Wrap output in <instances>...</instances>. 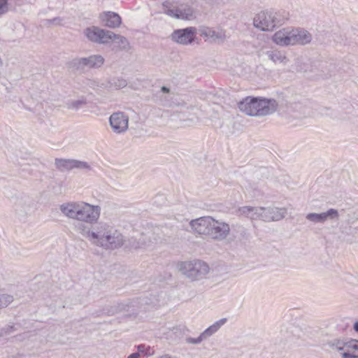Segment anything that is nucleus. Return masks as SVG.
<instances>
[{
    "mask_svg": "<svg viewBox=\"0 0 358 358\" xmlns=\"http://www.w3.org/2000/svg\"><path fill=\"white\" fill-rule=\"evenodd\" d=\"M160 358H171V357L168 355H165L161 356Z\"/></svg>",
    "mask_w": 358,
    "mask_h": 358,
    "instance_id": "obj_43",
    "label": "nucleus"
},
{
    "mask_svg": "<svg viewBox=\"0 0 358 358\" xmlns=\"http://www.w3.org/2000/svg\"><path fill=\"white\" fill-rule=\"evenodd\" d=\"M177 268L182 275L192 281L204 278L210 271L208 264L200 259L179 262Z\"/></svg>",
    "mask_w": 358,
    "mask_h": 358,
    "instance_id": "obj_3",
    "label": "nucleus"
},
{
    "mask_svg": "<svg viewBox=\"0 0 358 358\" xmlns=\"http://www.w3.org/2000/svg\"><path fill=\"white\" fill-rule=\"evenodd\" d=\"M194 17L193 9L187 6L179 8L178 19L192 20Z\"/></svg>",
    "mask_w": 358,
    "mask_h": 358,
    "instance_id": "obj_28",
    "label": "nucleus"
},
{
    "mask_svg": "<svg viewBox=\"0 0 358 358\" xmlns=\"http://www.w3.org/2000/svg\"><path fill=\"white\" fill-rule=\"evenodd\" d=\"M292 45H305L309 44L312 41V35L307 30L303 29L292 28Z\"/></svg>",
    "mask_w": 358,
    "mask_h": 358,
    "instance_id": "obj_15",
    "label": "nucleus"
},
{
    "mask_svg": "<svg viewBox=\"0 0 358 358\" xmlns=\"http://www.w3.org/2000/svg\"><path fill=\"white\" fill-rule=\"evenodd\" d=\"M268 58L275 64H286L288 59L285 52L278 50H268L266 52Z\"/></svg>",
    "mask_w": 358,
    "mask_h": 358,
    "instance_id": "obj_21",
    "label": "nucleus"
},
{
    "mask_svg": "<svg viewBox=\"0 0 358 358\" xmlns=\"http://www.w3.org/2000/svg\"><path fill=\"white\" fill-rule=\"evenodd\" d=\"M203 341H206V340L204 339V338L203 337L201 334L197 338H192V337H186L185 338V343L187 344L198 345V344H200Z\"/></svg>",
    "mask_w": 358,
    "mask_h": 358,
    "instance_id": "obj_34",
    "label": "nucleus"
},
{
    "mask_svg": "<svg viewBox=\"0 0 358 358\" xmlns=\"http://www.w3.org/2000/svg\"><path fill=\"white\" fill-rule=\"evenodd\" d=\"M211 217H202L189 223L192 229L199 234H204L209 236L212 223Z\"/></svg>",
    "mask_w": 358,
    "mask_h": 358,
    "instance_id": "obj_14",
    "label": "nucleus"
},
{
    "mask_svg": "<svg viewBox=\"0 0 358 358\" xmlns=\"http://www.w3.org/2000/svg\"><path fill=\"white\" fill-rule=\"evenodd\" d=\"M196 35V29L194 27H187L185 29L175 30L171 37V39L177 43L182 45H188L192 43Z\"/></svg>",
    "mask_w": 358,
    "mask_h": 358,
    "instance_id": "obj_11",
    "label": "nucleus"
},
{
    "mask_svg": "<svg viewBox=\"0 0 358 358\" xmlns=\"http://www.w3.org/2000/svg\"><path fill=\"white\" fill-rule=\"evenodd\" d=\"M339 214L337 210L330 208L327 212L321 213H310L306 215V218L307 220L314 224H323L328 219L334 220L338 219Z\"/></svg>",
    "mask_w": 358,
    "mask_h": 358,
    "instance_id": "obj_13",
    "label": "nucleus"
},
{
    "mask_svg": "<svg viewBox=\"0 0 358 358\" xmlns=\"http://www.w3.org/2000/svg\"><path fill=\"white\" fill-rule=\"evenodd\" d=\"M111 41H114L117 44L116 47L117 50L129 51L131 49V45L127 38L123 36L115 34L112 31Z\"/></svg>",
    "mask_w": 358,
    "mask_h": 358,
    "instance_id": "obj_23",
    "label": "nucleus"
},
{
    "mask_svg": "<svg viewBox=\"0 0 358 358\" xmlns=\"http://www.w3.org/2000/svg\"><path fill=\"white\" fill-rule=\"evenodd\" d=\"M341 355L342 358H357V356L352 352V351L344 350Z\"/></svg>",
    "mask_w": 358,
    "mask_h": 358,
    "instance_id": "obj_38",
    "label": "nucleus"
},
{
    "mask_svg": "<svg viewBox=\"0 0 358 358\" xmlns=\"http://www.w3.org/2000/svg\"><path fill=\"white\" fill-rule=\"evenodd\" d=\"M9 11L8 0H0V17Z\"/></svg>",
    "mask_w": 358,
    "mask_h": 358,
    "instance_id": "obj_35",
    "label": "nucleus"
},
{
    "mask_svg": "<svg viewBox=\"0 0 358 358\" xmlns=\"http://www.w3.org/2000/svg\"><path fill=\"white\" fill-rule=\"evenodd\" d=\"M106 236L100 246L105 249L114 250L119 248L123 245L125 241L122 233L113 226L111 227Z\"/></svg>",
    "mask_w": 358,
    "mask_h": 358,
    "instance_id": "obj_7",
    "label": "nucleus"
},
{
    "mask_svg": "<svg viewBox=\"0 0 358 358\" xmlns=\"http://www.w3.org/2000/svg\"><path fill=\"white\" fill-rule=\"evenodd\" d=\"M162 7L164 13L171 17L178 19L179 8H175L172 3L169 1H164L162 3Z\"/></svg>",
    "mask_w": 358,
    "mask_h": 358,
    "instance_id": "obj_27",
    "label": "nucleus"
},
{
    "mask_svg": "<svg viewBox=\"0 0 358 358\" xmlns=\"http://www.w3.org/2000/svg\"><path fill=\"white\" fill-rule=\"evenodd\" d=\"M138 353L143 354L146 356H152L154 355L155 351L152 348L146 346L145 345L141 344L137 346Z\"/></svg>",
    "mask_w": 358,
    "mask_h": 358,
    "instance_id": "obj_30",
    "label": "nucleus"
},
{
    "mask_svg": "<svg viewBox=\"0 0 358 358\" xmlns=\"http://www.w3.org/2000/svg\"><path fill=\"white\" fill-rule=\"evenodd\" d=\"M229 233L230 227L227 223L212 219L209 235L212 239L218 241H224L227 238Z\"/></svg>",
    "mask_w": 358,
    "mask_h": 358,
    "instance_id": "obj_9",
    "label": "nucleus"
},
{
    "mask_svg": "<svg viewBox=\"0 0 358 358\" xmlns=\"http://www.w3.org/2000/svg\"><path fill=\"white\" fill-rule=\"evenodd\" d=\"M63 20L59 17H55L52 20H45V24H55V25H60L62 24Z\"/></svg>",
    "mask_w": 358,
    "mask_h": 358,
    "instance_id": "obj_37",
    "label": "nucleus"
},
{
    "mask_svg": "<svg viewBox=\"0 0 358 358\" xmlns=\"http://www.w3.org/2000/svg\"><path fill=\"white\" fill-rule=\"evenodd\" d=\"M285 331V333L287 334V337L289 338L291 336H297L295 333H299L300 330L297 327L292 325L287 328Z\"/></svg>",
    "mask_w": 358,
    "mask_h": 358,
    "instance_id": "obj_36",
    "label": "nucleus"
},
{
    "mask_svg": "<svg viewBox=\"0 0 358 358\" xmlns=\"http://www.w3.org/2000/svg\"><path fill=\"white\" fill-rule=\"evenodd\" d=\"M127 85V82L125 79L122 78H115L107 81L106 83H102L100 87L102 88L115 87V89H120L126 87Z\"/></svg>",
    "mask_w": 358,
    "mask_h": 358,
    "instance_id": "obj_25",
    "label": "nucleus"
},
{
    "mask_svg": "<svg viewBox=\"0 0 358 358\" xmlns=\"http://www.w3.org/2000/svg\"><path fill=\"white\" fill-rule=\"evenodd\" d=\"M62 215L69 219L81 222L76 231L92 244L101 246L112 225L104 222H97L101 215V207L85 201H68L59 206Z\"/></svg>",
    "mask_w": 358,
    "mask_h": 358,
    "instance_id": "obj_1",
    "label": "nucleus"
},
{
    "mask_svg": "<svg viewBox=\"0 0 358 358\" xmlns=\"http://www.w3.org/2000/svg\"><path fill=\"white\" fill-rule=\"evenodd\" d=\"M103 83V82L102 83H100V82H98V81H96V80H92L90 82V86L93 88L96 87H101L100 85Z\"/></svg>",
    "mask_w": 358,
    "mask_h": 358,
    "instance_id": "obj_39",
    "label": "nucleus"
},
{
    "mask_svg": "<svg viewBox=\"0 0 358 358\" xmlns=\"http://www.w3.org/2000/svg\"><path fill=\"white\" fill-rule=\"evenodd\" d=\"M83 34L91 42L97 44H107L111 41L112 31L92 26L86 28Z\"/></svg>",
    "mask_w": 358,
    "mask_h": 358,
    "instance_id": "obj_5",
    "label": "nucleus"
},
{
    "mask_svg": "<svg viewBox=\"0 0 358 358\" xmlns=\"http://www.w3.org/2000/svg\"><path fill=\"white\" fill-rule=\"evenodd\" d=\"M292 28L287 27L276 31L272 36V41L280 46L292 45Z\"/></svg>",
    "mask_w": 358,
    "mask_h": 358,
    "instance_id": "obj_17",
    "label": "nucleus"
},
{
    "mask_svg": "<svg viewBox=\"0 0 358 358\" xmlns=\"http://www.w3.org/2000/svg\"><path fill=\"white\" fill-rule=\"evenodd\" d=\"M199 31L201 36L211 42L220 43L226 40L225 31L220 28L213 29L203 27L199 29Z\"/></svg>",
    "mask_w": 358,
    "mask_h": 358,
    "instance_id": "obj_12",
    "label": "nucleus"
},
{
    "mask_svg": "<svg viewBox=\"0 0 358 358\" xmlns=\"http://www.w3.org/2000/svg\"><path fill=\"white\" fill-rule=\"evenodd\" d=\"M55 167L60 171H69L73 169L90 170V165L83 161L71 159H55Z\"/></svg>",
    "mask_w": 358,
    "mask_h": 358,
    "instance_id": "obj_8",
    "label": "nucleus"
},
{
    "mask_svg": "<svg viewBox=\"0 0 358 358\" xmlns=\"http://www.w3.org/2000/svg\"><path fill=\"white\" fill-rule=\"evenodd\" d=\"M353 329L356 332L358 333V321L354 324Z\"/></svg>",
    "mask_w": 358,
    "mask_h": 358,
    "instance_id": "obj_42",
    "label": "nucleus"
},
{
    "mask_svg": "<svg viewBox=\"0 0 358 358\" xmlns=\"http://www.w3.org/2000/svg\"><path fill=\"white\" fill-rule=\"evenodd\" d=\"M227 318H222L215 322H214L212 325L208 327L206 329H205L202 333V336L205 340H207L211 336L217 333L219 329L227 322Z\"/></svg>",
    "mask_w": 358,
    "mask_h": 358,
    "instance_id": "obj_22",
    "label": "nucleus"
},
{
    "mask_svg": "<svg viewBox=\"0 0 358 358\" xmlns=\"http://www.w3.org/2000/svg\"><path fill=\"white\" fill-rule=\"evenodd\" d=\"M99 19L103 26L109 28L119 27L122 23L121 17L116 13L105 11L99 15Z\"/></svg>",
    "mask_w": 358,
    "mask_h": 358,
    "instance_id": "obj_16",
    "label": "nucleus"
},
{
    "mask_svg": "<svg viewBox=\"0 0 358 358\" xmlns=\"http://www.w3.org/2000/svg\"><path fill=\"white\" fill-rule=\"evenodd\" d=\"M67 67L73 71L84 72L87 70L83 57H76L67 64Z\"/></svg>",
    "mask_w": 358,
    "mask_h": 358,
    "instance_id": "obj_24",
    "label": "nucleus"
},
{
    "mask_svg": "<svg viewBox=\"0 0 358 358\" xmlns=\"http://www.w3.org/2000/svg\"><path fill=\"white\" fill-rule=\"evenodd\" d=\"M149 244L147 243L145 241V238L142 236L138 241H136L135 240L134 241L130 242L129 248L131 249H138L141 248L143 247L148 246Z\"/></svg>",
    "mask_w": 358,
    "mask_h": 358,
    "instance_id": "obj_32",
    "label": "nucleus"
},
{
    "mask_svg": "<svg viewBox=\"0 0 358 358\" xmlns=\"http://www.w3.org/2000/svg\"><path fill=\"white\" fill-rule=\"evenodd\" d=\"M348 344V341L343 338H334L328 340L325 345L332 350H336L341 353L343 351L347 350Z\"/></svg>",
    "mask_w": 358,
    "mask_h": 358,
    "instance_id": "obj_19",
    "label": "nucleus"
},
{
    "mask_svg": "<svg viewBox=\"0 0 358 358\" xmlns=\"http://www.w3.org/2000/svg\"><path fill=\"white\" fill-rule=\"evenodd\" d=\"M254 26L263 31H272L281 24L279 15L272 10L262 11L256 15L253 20Z\"/></svg>",
    "mask_w": 358,
    "mask_h": 358,
    "instance_id": "obj_4",
    "label": "nucleus"
},
{
    "mask_svg": "<svg viewBox=\"0 0 358 358\" xmlns=\"http://www.w3.org/2000/svg\"><path fill=\"white\" fill-rule=\"evenodd\" d=\"M139 357H140V355L138 352H134V353L131 354L130 355H129L127 357V358H139Z\"/></svg>",
    "mask_w": 358,
    "mask_h": 358,
    "instance_id": "obj_40",
    "label": "nucleus"
},
{
    "mask_svg": "<svg viewBox=\"0 0 358 358\" xmlns=\"http://www.w3.org/2000/svg\"><path fill=\"white\" fill-rule=\"evenodd\" d=\"M13 301V296L6 294H0V308L6 307Z\"/></svg>",
    "mask_w": 358,
    "mask_h": 358,
    "instance_id": "obj_31",
    "label": "nucleus"
},
{
    "mask_svg": "<svg viewBox=\"0 0 358 358\" xmlns=\"http://www.w3.org/2000/svg\"><path fill=\"white\" fill-rule=\"evenodd\" d=\"M129 307V303H118L117 304L113 306L111 310H108V313L110 315H114L117 313L128 311Z\"/></svg>",
    "mask_w": 358,
    "mask_h": 358,
    "instance_id": "obj_29",
    "label": "nucleus"
},
{
    "mask_svg": "<svg viewBox=\"0 0 358 358\" xmlns=\"http://www.w3.org/2000/svg\"><path fill=\"white\" fill-rule=\"evenodd\" d=\"M87 103V99L85 97L82 96L79 99L77 100H70L66 103V106L69 110H72L74 111H78L80 108L85 106Z\"/></svg>",
    "mask_w": 358,
    "mask_h": 358,
    "instance_id": "obj_26",
    "label": "nucleus"
},
{
    "mask_svg": "<svg viewBox=\"0 0 358 358\" xmlns=\"http://www.w3.org/2000/svg\"><path fill=\"white\" fill-rule=\"evenodd\" d=\"M161 91L164 93H169L170 92V90H169V88H168L165 86H163L161 88Z\"/></svg>",
    "mask_w": 358,
    "mask_h": 358,
    "instance_id": "obj_41",
    "label": "nucleus"
},
{
    "mask_svg": "<svg viewBox=\"0 0 358 358\" xmlns=\"http://www.w3.org/2000/svg\"><path fill=\"white\" fill-rule=\"evenodd\" d=\"M158 358H160V357H158Z\"/></svg>",
    "mask_w": 358,
    "mask_h": 358,
    "instance_id": "obj_44",
    "label": "nucleus"
},
{
    "mask_svg": "<svg viewBox=\"0 0 358 358\" xmlns=\"http://www.w3.org/2000/svg\"><path fill=\"white\" fill-rule=\"evenodd\" d=\"M109 124L115 134H124L129 128V116L121 111L115 112L109 117Z\"/></svg>",
    "mask_w": 358,
    "mask_h": 358,
    "instance_id": "obj_6",
    "label": "nucleus"
},
{
    "mask_svg": "<svg viewBox=\"0 0 358 358\" xmlns=\"http://www.w3.org/2000/svg\"><path fill=\"white\" fill-rule=\"evenodd\" d=\"M87 69H99L104 64L105 59L101 55H92L83 57Z\"/></svg>",
    "mask_w": 358,
    "mask_h": 358,
    "instance_id": "obj_20",
    "label": "nucleus"
},
{
    "mask_svg": "<svg viewBox=\"0 0 358 358\" xmlns=\"http://www.w3.org/2000/svg\"><path fill=\"white\" fill-rule=\"evenodd\" d=\"M347 350L352 351L358 358V340L351 339L348 341Z\"/></svg>",
    "mask_w": 358,
    "mask_h": 358,
    "instance_id": "obj_33",
    "label": "nucleus"
},
{
    "mask_svg": "<svg viewBox=\"0 0 358 358\" xmlns=\"http://www.w3.org/2000/svg\"><path fill=\"white\" fill-rule=\"evenodd\" d=\"M261 208L262 210L260 215L261 220L266 222L281 220L287 214L285 208L261 207Z\"/></svg>",
    "mask_w": 358,
    "mask_h": 358,
    "instance_id": "obj_10",
    "label": "nucleus"
},
{
    "mask_svg": "<svg viewBox=\"0 0 358 358\" xmlns=\"http://www.w3.org/2000/svg\"><path fill=\"white\" fill-rule=\"evenodd\" d=\"M262 210L261 207L259 206L253 207L245 206L240 207L238 210V213L240 215L244 216L252 220H261L260 215L262 214Z\"/></svg>",
    "mask_w": 358,
    "mask_h": 358,
    "instance_id": "obj_18",
    "label": "nucleus"
},
{
    "mask_svg": "<svg viewBox=\"0 0 358 358\" xmlns=\"http://www.w3.org/2000/svg\"><path fill=\"white\" fill-rule=\"evenodd\" d=\"M278 103L274 99L247 96L238 103L240 110L249 116H265L274 113Z\"/></svg>",
    "mask_w": 358,
    "mask_h": 358,
    "instance_id": "obj_2",
    "label": "nucleus"
}]
</instances>
